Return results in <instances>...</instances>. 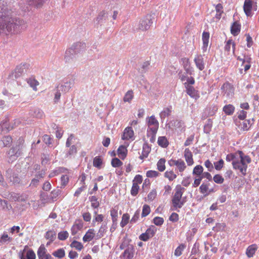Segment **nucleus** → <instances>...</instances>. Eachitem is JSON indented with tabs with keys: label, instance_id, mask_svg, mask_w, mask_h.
<instances>
[{
	"label": "nucleus",
	"instance_id": "f257e3e1",
	"mask_svg": "<svg viewBox=\"0 0 259 259\" xmlns=\"http://www.w3.org/2000/svg\"><path fill=\"white\" fill-rule=\"evenodd\" d=\"M12 13L11 10L0 6V35H7L12 31L14 33H18L26 28L24 21L19 20L18 23L17 20L14 21Z\"/></svg>",
	"mask_w": 259,
	"mask_h": 259
},
{
	"label": "nucleus",
	"instance_id": "f03ea898",
	"mask_svg": "<svg viewBox=\"0 0 259 259\" xmlns=\"http://www.w3.org/2000/svg\"><path fill=\"white\" fill-rule=\"evenodd\" d=\"M237 154L239 156L240 160V161L237 160V161L233 162V167L235 169L239 170L243 175L245 176L246 172L247 164L251 161V158L249 156L245 155L240 150L237 151Z\"/></svg>",
	"mask_w": 259,
	"mask_h": 259
},
{
	"label": "nucleus",
	"instance_id": "7ed1b4c3",
	"mask_svg": "<svg viewBox=\"0 0 259 259\" xmlns=\"http://www.w3.org/2000/svg\"><path fill=\"white\" fill-rule=\"evenodd\" d=\"M185 189L181 185H177L175 189V193L172 198V206L175 210L181 208L184 204L185 202L182 200V197Z\"/></svg>",
	"mask_w": 259,
	"mask_h": 259
},
{
	"label": "nucleus",
	"instance_id": "20e7f679",
	"mask_svg": "<svg viewBox=\"0 0 259 259\" xmlns=\"http://www.w3.org/2000/svg\"><path fill=\"white\" fill-rule=\"evenodd\" d=\"M143 181V177L140 175H137L133 180V185L131 190V194L133 196H136L139 193L140 185Z\"/></svg>",
	"mask_w": 259,
	"mask_h": 259
},
{
	"label": "nucleus",
	"instance_id": "39448f33",
	"mask_svg": "<svg viewBox=\"0 0 259 259\" xmlns=\"http://www.w3.org/2000/svg\"><path fill=\"white\" fill-rule=\"evenodd\" d=\"M156 231V228L154 226H151L146 230L145 233L140 235L139 239L142 241H147L154 236Z\"/></svg>",
	"mask_w": 259,
	"mask_h": 259
},
{
	"label": "nucleus",
	"instance_id": "423d86ee",
	"mask_svg": "<svg viewBox=\"0 0 259 259\" xmlns=\"http://www.w3.org/2000/svg\"><path fill=\"white\" fill-rule=\"evenodd\" d=\"M152 20L153 18L151 15L146 16L140 20L139 28L142 30H148L153 23Z\"/></svg>",
	"mask_w": 259,
	"mask_h": 259
},
{
	"label": "nucleus",
	"instance_id": "0eeeda50",
	"mask_svg": "<svg viewBox=\"0 0 259 259\" xmlns=\"http://www.w3.org/2000/svg\"><path fill=\"white\" fill-rule=\"evenodd\" d=\"M148 129L147 132H157L159 127V123L154 115H152L147 119Z\"/></svg>",
	"mask_w": 259,
	"mask_h": 259
},
{
	"label": "nucleus",
	"instance_id": "6e6552de",
	"mask_svg": "<svg viewBox=\"0 0 259 259\" xmlns=\"http://www.w3.org/2000/svg\"><path fill=\"white\" fill-rule=\"evenodd\" d=\"M168 163L171 166H176L178 171L181 173L183 172L187 168L185 162L181 159L178 160L170 159L168 161Z\"/></svg>",
	"mask_w": 259,
	"mask_h": 259
},
{
	"label": "nucleus",
	"instance_id": "1a4fd4ad",
	"mask_svg": "<svg viewBox=\"0 0 259 259\" xmlns=\"http://www.w3.org/2000/svg\"><path fill=\"white\" fill-rule=\"evenodd\" d=\"M21 149V147L19 146L11 148L8 153L9 156V161H13L20 156L22 153Z\"/></svg>",
	"mask_w": 259,
	"mask_h": 259
},
{
	"label": "nucleus",
	"instance_id": "9d476101",
	"mask_svg": "<svg viewBox=\"0 0 259 259\" xmlns=\"http://www.w3.org/2000/svg\"><path fill=\"white\" fill-rule=\"evenodd\" d=\"M27 246H25L21 253L20 254V259H36V255L34 251L30 248L26 249Z\"/></svg>",
	"mask_w": 259,
	"mask_h": 259
},
{
	"label": "nucleus",
	"instance_id": "9b49d317",
	"mask_svg": "<svg viewBox=\"0 0 259 259\" xmlns=\"http://www.w3.org/2000/svg\"><path fill=\"white\" fill-rule=\"evenodd\" d=\"M37 254L38 259H53L51 255L47 253V250L44 244L41 245L38 248Z\"/></svg>",
	"mask_w": 259,
	"mask_h": 259
},
{
	"label": "nucleus",
	"instance_id": "f8f14e48",
	"mask_svg": "<svg viewBox=\"0 0 259 259\" xmlns=\"http://www.w3.org/2000/svg\"><path fill=\"white\" fill-rule=\"evenodd\" d=\"M221 89L228 97H232L234 95V88L232 84L228 82L224 83L221 87Z\"/></svg>",
	"mask_w": 259,
	"mask_h": 259
},
{
	"label": "nucleus",
	"instance_id": "ddd939ff",
	"mask_svg": "<svg viewBox=\"0 0 259 259\" xmlns=\"http://www.w3.org/2000/svg\"><path fill=\"white\" fill-rule=\"evenodd\" d=\"M184 85L187 94L191 98L197 100L200 97L199 92L196 90L193 86L189 85L187 83H185Z\"/></svg>",
	"mask_w": 259,
	"mask_h": 259
},
{
	"label": "nucleus",
	"instance_id": "4468645a",
	"mask_svg": "<svg viewBox=\"0 0 259 259\" xmlns=\"http://www.w3.org/2000/svg\"><path fill=\"white\" fill-rule=\"evenodd\" d=\"M121 139L124 141H133L135 139L134 132L132 127H126L123 131L121 136Z\"/></svg>",
	"mask_w": 259,
	"mask_h": 259
},
{
	"label": "nucleus",
	"instance_id": "2eb2a0df",
	"mask_svg": "<svg viewBox=\"0 0 259 259\" xmlns=\"http://www.w3.org/2000/svg\"><path fill=\"white\" fill-rule=\"evenodd\" d=\"M209 183L203 182L199 187V191L204 197L207 196L214 191L213 188H209Z\"/></svg>",
	"mask_w": 259,
	"mask_h": 259
},
{
	"label": "nucleus",
	"instance_id": "dca6fc26",
	"mask_svg": "<svg viewBox=\"0 0 259 259\" xmlns=\"http://www.w3.org/2000/svg\"><path fill=\"white\" fill-rule=\"evenodd\" d=\"M181 62L187 74L192 75L194 71L193 67L191 66L190 60L188 58H183Z\"/></svg>",
	"mask_w": 259,
	"mask_h": 259
},
{
	"label": "nucleus",
	"instance_id": "f3484780",
	"mask_svg": "<svg viewBox=\"0 0 259 259\" xmlns=\"http://www.w3.org/2000/svg\"><path fill=\"white\" fill-rule=\"evenodd\" d=\"M184 156L188 166H192L194 163L193 154L189 148H186L184 151Z\"/></svg>",
	"mask_w": 259,
	"mask_h": 259
},
{
	"label": "nucleus",
	"instance_id": "a211bd4d",
	"mask_svg": "<svg viewBox=\"0 0 259 259\" xmlns=\"http://www.w3.org/2000/svg\"><path fill=\"white\" fill-rule=\"evenodd\" d=\"M253 1L252 0H245L243 10L245 14L247 16H251L252 15V9Z\"/></svg>",
	"mask_w": 259,
	"mask_h": 259
},
{
	"label": "nucleus",
	"instance_id": "6ab92c4d",
	"mask_svg": "<svg viewBox=\"0 0 259 259\" xmlns=\"http://www.w3.org/2000/svg\"><path fill=\"white\" fill-rule=\"evenodd\" d=\"M194 61L197 68L202 71L204 69L205 64L204 59L201 55H196L194 59Z\"/></svg>",
	"mask_w": 259,
	"mask_h": 259
},
{
	"label": "nucleus",
	"instance_id": "aec40b11",
	"mask_svg": "<svg viewBox=\"0 0 259 259\" xmlns=\"http://www.w3.org/2000/svg\"><path fill=\"white\" fill-rule=\"evenodd\" d=\"M17 123V125L19 124V121L17 120L15 121V125H10L7 122H2L0 124V129L2 132H8L9 131L13 130L15 126H16V123Z\"/></svg>",
	"mask_w": 259,
	"mask_h": 259
},
{
	"label": "nucleus",
	"instance_id": "412c9836",
	"mask_svg": "<svg viewBox=\"0 0 259 259\" xmlns=\"http://www.w3.org/2000/svg\"><path fill=\"white\" fill-rule=\"evenodd\" d=\"M239 130L241 132L247 131L251 127L250 121L249 120H245L239 121L237 124Z\"/></svg>",
	"mask_w": 259,
	"mask_h": 259
},
{
	"label": "nucleus",
	"instance_id": "4be33fe9",
	"mask_svg": "<svg viewBox=\"0 0 259 259\" xmlns=\"http://www.w3.org/2000/svg\"><path fill=\"white\" fill-rule=\"evenodd\" d=\"M216 14L215 17L212 18L213 22L219 21L224 13L223 7L221 4H218L215 6Z\"/></svg>",
	"mask_w": 259,
	"mask_h": 259
},
{
	"label": "nucleus",
	"instance_id": "5701e85b",
	"mask_svg": "<svg viewBox=\"0 0 259 259\" xmlns=\"http://www.w3.org/2000/svg\"><path fill=\"white\" fill-rule=\"evenodd\" d=\"M241 30V24L238 21L233 22L231 26L230 31L231 34L234 36L239 34Z\"/></svg>",
	"mask_w": 259,
	"mask_h": 259
},
{
	"label": "nucleus",
	"instance_id": "b1692460",
	"mask_svg": "<svg viewBox=\"0 0 259 259\" xmlns=\"http://www.w3.org/2000/svg\"><path fill=\"white\" fill-rule=\"evenodd\" d=\"M83 227V223L81 221H76L72 226L71 232L72 235H75Z\"/></svg>",
	"mask_w": 259,
	"mask_h": 259
},
{
	"label": "nucleus",
	"instance_id": "393cba45",
	"mask_svg": "<svg viewBox=\"0 0 259 259\" xmlns=\"http://www.w3.org/2000/svg\"><path fill=\"white\" fill-rule=\"evenodd\" d=\"M117 155L122 160H124L127 154V149L126 147L124 145H120L117 151Z\"/></svg>",
	"mask_w": 259,
	"mask_h": 259
},
{
	"label": "nucleus",
	"instance_id": "a878e982",
	"mask_svg": "<svg viewBox=\"0 0 259 259\" xmlns=\"http://www.w3.org/2000/svg\"><path fill=\"white\" fill-rule=\"evenodd\" d=\"M258 248L256 244H253L249 245L246 249V254L248 257H252L255 254L256 251Z\"/></svg>",
	"mask_w": 259,
	"mask_h": 259
},
{
	"label": "nucleus",
	"instance_id": "bb28decb",
	"mask_svg": "<svg viewBox=\"0 0 259 259\" xmlns=\"http://www.w3.org/2000/svg\"><path fill=\"white\" fill-rule=\"evenodd\" d=\"M202 41L203 46L202 49L204 52L206 51L208 45L209 39V33L208 32L204 31L202 33Z\"/></svg>",
	"mask_w": 259,
	"mask_h": 259
},
{
	"label": "nucleus",
	"instance_id": "cd10ccee",
	"mask_svg": "<svg viewBox=\"0 0 259 259\" xmlns=\"http://www.w3.org/2000/svg\"><path fill=\"white\" fill-rule=\"evenodd\" d=\"M118 209L119 206L118 205H115L110 210V215L113 224H116L117 221Z\"/></svg>",
	"mask_w": 259,
	"mask_h": 259
},
{
	"label": "nucleus",
	"instance_id": "c85d7f7f",
	"mask_svg": "<svg viewBox=\"0 0 259 259\" xmlns=\"http://www.w3.org/2000/svg\"><path fill=\"white\" fill-rule=\"evenodd\" d=\"M26 65L24 64H20L19 66H17L15 68L13 74H14L15 78H17L21 76L22 73L26 71Z\"/></svg>",
	"mask_w": 259,
	"mask_h": 259
},
{
	"label": "nucleus",
	"instance_id": "c756f323",
	"mask_svg": "<svg viewBox=\"0 0 259 259\" xmlns=\"http://www.w3.org/2000/svg\"><path fill=\"white\" fill-rule=\"evenodd\" d=\"M95 233L93 229H89L83 237L84 242H89L91 241L95 237Z\"/></svg>",
	"mask_w": 259,
	"mask_h": 259
},
{
	"label": "nucleus",
	"instance_id": "7c9ffc66",
	"mask_svg": "<svg viewBox=\"0 0 259 259\" xmlns=\"http://www.w3.org/2000/svg\"><path fill=\"white\" fill-rule=\"evenodd\" d=\"M45 237L49 240L47 245H50L56 239V233L54 231L49 230L46 232Z\"/></svg>",
	"mask_w": 259,
	"mask_h": 259
},
{
	"label": "nucleus",
	"instance_id": "2f4dec72",
	"mask_svg": "<svg viewBox=\"0 0 259 259\" xmlns=\"http://www.w3.org/2000/svg\"><path fill=\"white\" fill-rule=\"evenodd\" d=\"M151 151V148L147 145L144 144L143 146V150L140 158L142 160L147 158Z\"/></svg>",
	"mask_w": 259,
	"mask_h": 259
},
{
	"label": "nucleus",
	"instance_id": "473e14b6",
	"mask_svg": "<svg viewBox=\"0 0 259 259\" xmlns=\"http://www.w3.org/2000/svg\"><path fill=\"white\" fill-rule=\"evenodd\" d=\"M123 259H132L134 256V249L132 248H127L122 253Z\"/></svg>",
	"mask_w": 259,
	"mask_h": 259
},
{
	"label": "nucleus",
	"instance_id": "72a5a7b5",
	"mask_svg": "<svg viewBox=\"0 0 259 259\" xmlns=\"http://www.w3.org/2000/svg\"><path fill=\"white\" fill-rule=\"evenodd\" d=\"M157 143L159 146L163 148H166L169 145V142L165 136L158 137Z\"/></svg>",
	"mask_w": 259,
	"mask_h": 259
},
{
	"label": "nucleus",
	"instance_id": "f704fd0d",
	"mask_svg": "<svg viewBox=\"0 0 259 259\" xmlns=\"http://www.w3.org/2000/svg\"><path fill=\"white\" fill-rule=\"evenodd\" d=\"M223 110L226 114L231 115L235 111V107L232 104L226 105L223 107Z\"/></svg>",
	"mask_w": 259,
	"mask_h": 259
},
{
	"label": "nucleus",
	"instance_id": "c9c22d12",
	"mask_svg": "<svg viewBox=\"0 0 259 259\" xmlns=\"http://www.w3.org/2000/svg\"><path fill=\"white\" fill-rule=\"evenodd\" d=\"M232 47L233 53H235V44L232 39H229L227 42L225 46V50L228 52H229L231 50V48Z\"/></svg>",
	"mask_w": 259,
	"mask_h": 259
},
{
	"label": "nucleus",
	"instance_id": "e433bc0d",
	"mask_svg": "<svg viewBox=\"0 0 259 259\" xmlns=\"http://www.w3.org/2000/svg\"><path fill=\"white\" fill-rule=\"evenodd\" d=\"M203 171V167L201 165H197L194 167L192 174L196 176L202 177Z\"/></svg>",
	"mask_w": 259,
	"mask_h": 259
},
{
	"label": "nucleus",
	"instance_id": "4c0bfd02",
	"mask_svg": "<svg viewBox=\"0 0 259 259\" xmlns=\"http://www.w3.org/2000/svg\"><path fill=\"white\" fill-rule=\"evenodd\" d=\"M12 241V238L6 233H4L0 238V246L6 243H9Z\"/></svg>",
	"mask_w": 259,
	"mask_h": 259
},
{
	"label": "nucleus",
	"instance_id": "58836bf2",
	"mask_svg": "<svg viewBox=\"0 0 259 259\" xmlns=\"http://www.w3.org/2000/svg\"><path fill=\"white\" fill-rule=\"evenodd\" d=\"M165 162L166 160L164 158H160L157 163V169L160 171L162 172L165 169Z\"/></svg>",
	"mask_w": 259,
	"mask_h": 259
},
{
	"label": "nucleus",
	"instance_id": "ea45409f",
	"mask_svg": "<svg viewBox=\"0 0 259 259\" xmlns=\"http://www.w3.org/2000/svg\"><path fill=\"white\" fill-rule=\"evenodd\" d=\"M164 176L168 179L169 181H172L177 177V175L172 170L166 171L164 174Z\"/></svg>",
	"mask_w": 259,
	"mask_h": 259
},
{
	"label": "nucleus",
	"instance_id": "a19ab883",
	"mask_svg": "<svg viewBox=\"0 0 259 259\" xmlns=\"http://www.w3.org/2000/svg\"><path fill=\"white\" fill-rule=\"evenodd\" d=\"M134 98V92L132 90L128 91L123 97V101L124 102H131Z\"/></svg>",
	"mask_w": 259,
	"mask_h": 259
},
{
	"label": "nucleus",
	"instance_id": "79ce46f5",
	"mask_svg": "<svg viewBox=\"0 0 259 259\" xmlns=\"http://www.w3.org/2000/svg\"><path fill=\"white\" fill-rule=\"evenodd\" d=\"M27 83L34 91H37L36 87L39 84V82L33 77H30L27 80Z\"/></svg>",
	"mask_w": 259,
	"mask_h": 259
},
{
	"label": "nucleus",
	"instance_id": "37998d69",
	"mask_svg": "<svg viewBox=\"0 0 259 259\" xmlns=\"http://www.w3.org/2000/svg\"><path fill=\"white\" fill-rule=\"evenodd\" d=\"M129 221L130 215L127 213H124L122 215L121 221L120 223V226L122 228L125 227L128 224Z\"/></svg>",
	"mask_w": 259,
	"mask_h": 259
},
{
	"label": "nucleus",
	"instance_id": "c03bdc74",
	"mask_svg": "<svg viewBox=\"0 0 259 259\" xmlns=\"http://www.w3.org/2000/svg\"><path fill=\"white\" fill-rule=\"evenodd\" d=\"M45 0H28L29 5L34 6L36 8L41 7L45 3Z\"/></svg>",
	"mask_w": 259,
	"mask_h": 259
},
{
	"label": "nucleus",
	"instance_id": "a18cd8bd",
	"mask_svg": "<svg viewBox=\"0 0 259 259\" xmlns=\"http://www.w3.org/2000/svg\"><path fill=\"white\" fill-rule=\"evenodd\" d=\"M53 255L55 257L62 258L65 256V252L64 249L60 248L53 252Z\"/></svg>",
	"mask_w": 259,
	"mask_h": 259
},
{
	"label": "nucleus",
	"instance_id": "49530a36",
	"mask_svg": "<svg viewBox=\"0 0 259 259\" xmlns=\"http://www.w3.org/2000/svg\"><path fill=\"white\" fill-rule=\"evenodd\" d=\"M171 108H165L160 113V116L161 119H164L168 116L171 112Z\"/></svg>",
	"mask_w": 259,
	"mask_h": 259
},
{
	"label": "nucleus",
	"instance_id": "de8ad7c7",
	"mask_svg": "<svg viewBox=\"0 0 259 259\" xmlns=\"http://www.w3.org/2000/svg\"><path fill=\"white\" fill-rule=\"evenodd\" d=\"M160 176V174L156 170H149L146 172V177L147 178H157Z\"/></svg>",
	"mask_w": 259,
	"mask_h": 259
},
{
	"label": "nucleus",
	"instance_id": "09e8293b",
	"mask_svg": "<svg viewBox=\"0 0 259 259\" xmlns=\"http://www.w3.org/2000/svg\"><path fill=\"white\" fill-rule=\"evenodd\" d=\"M2 142L5 147L10 146L12 143V138L9 136H5L3 138Z\"/></svg>",
	"mask_w": 259,
	"mask_h": 259
},
{
	"label": "nucleus",
	"instance_id": "8fccbe9b",
	"mask_svg": "<svg viewBox=\"0 0 259 259\" xmlns=\"http://www.w3.org/2000/svg\"><path fill=\"white\" fill-rule=\"evenodd\" d=\"M186 245L184 244H180L175 250V255L176 256H179L182 254V252L185 248Z\"/></svg>",
	"mask_w": 259,
	"mask_h": 259
},
{
	"label": "nucleus",
	"instance_id": "3c124183",
	"mask_svg": "<svg viewBox=\"0 0 259 259\" xmlns=\"http://www.w3.org/2000/svg\"><path fill=\"white\" fill-rule=\"evenodd\" d=\"M69 233L67 231H63L59 232L58 234V238L60 240H65L68 238Z\"/></svg>",
	"mask_w": 259,
	"mask_h": 259
},
{
	"label": "nucleus",
	"instance_id": "603ef678",
	"mask_svg": "<svg viewBox=\"0 0 259 259\" xmlns=\"http://www.w3.org/2000/svg\"><path fill=\"white\" fill-rule=\"evenodd\" d=\"M151 212L150 206L147 204H144L143 206L142 217L147 216Z\"/></svg>",
	"mask_w": 259,
	"mask_h": 259
},
{
	"label": "nucleus",
	"instance_id": "864d4df0",
	"mask_svg": "<svg viewBox=\"0 0 259 259\" xmlns=\"http://www.w3.org/2000/svg\"><path fill=\"white\" fill-rule=\"evenodd\" d=\"M70 246L71 247L75 248L76 249L78 250H81L83 246L81 242H79L77 241H73L70 244Z\"/></svg>",
	"mask_w": 259,
	"mask_h": 259
},
{
	"label": "nucleus",
	"instance_id": "5fc2aeb1",
	"mask_svg": "<svg viewBox=\"0 0 259 259\" xmlns=\"http://www.w3.org/2000/svg\"><path fill=\"white\" fill-rule=\"evenodd\" d=\"M102 164V160L99 156H96L93 160V165L97 168H100Z\"/></svg>",
	"mask_w": 259,
	"mask_h": 259
},
{
	"label": "nucleus",
	"instance_id": "6e6d98bb",
	"mask_svg": "<svg viewBox=\"0 0 259 259\" xmlns=\"http://www.w3.org/2000/svg\"><path fill=\"white\" fill-rule=\"evenodd\" d=\"M237 156L238 154H237V152L235 153L229 154L226 156V160L229 162L232 161V162L234 161H237V160L236 159Z\"/></svg>",
	"mask_w": 259,
	"mask_h": 259
},
{
	"label": "nucleus",
	"instance_id": "4d7b16f0",
	"mask_svg": "<svg viewBox=\"0 0 259 259\" xmlns=\"http://www.w3.org/2000/svg\"><path fill=\"white\" fill-rule=\"evenodd\" d=\"M213 180L215 183L219 184H222L224 182V178L219 174L215 175L213 177Z\"/></svg>",
	"mask_w": 259,
	"mask_h": 259
},
{
	"label": "nucleus",
	"instance_id": "13d9d810",
	"mask_svg": "<svg viewBox=\"0 0 259 259\" xmlns=\"http://www.w3.org/2000/svg\"><path fill=\"white\" fill-rule=\"evenodd\" d=\"M123 164L122 162L117 158H114L112 159L111 165L114 167H118Z\"/></svg>",
	"mask_w": 259,
	"mask_h": 259
},
{
	"label": "nucleus",
	"instance_id": "bf43d9fd",
	"mask_svg": "<svg viewBox=\"0 0 259 259\" xmlns=\"http://www.w3.org/2000/svg\"><path fill=\"white\" fill-rule=\"evenodd\" d=\"M157 196V191L156 189H152L148 194L147 199L148 201H153Z\"/></svg>",
	"mask_w": 259,
	"mask_h": 259
},
{
	"label": "nucleus",
	"instance_id": "052dcab7",
	"mask_svg": "<svg viewBox=\"0 0 259 259\" xmlns=\"http://www.w3.org/2000/svg\"><path fill=\"white\" fill-rule=\"evenodd\" d=\"M153 223L156 226H161L164 223V219L159 217H156L153 220Z\"/></svg>",
	"mask_w": 259,
	"mask_h": 259
},
{
	"label": "nucleus",
	"instance_id": "680f3d73",
	"mask_svg": "<svg viewBox=\"0 0 259 259\" xmlns=\"http://www.w3.org/2000/svg\"><path fill=\"white\" fill-rule=\"evenodd\" d=\"M69 182V176L68 175H63L61 178V185L63 187L67 185Z\"/></svg>",
	"mask_w": 259,
	"mask_h": 259
},
{
	"label": "nucleus",
	"instance_id": "e2e57ef3",
	"mask_svg": "<svg viewBox=\"0 0 259 259\" xmlns=\"http://www.w3.org/2000/svg\"><path fill=\"white\" fill-rule=\"evenodd\" d=\"M203 179V177L196 176L194 178V182L192 184V187L193 188H196L198 187Z\"/></svg>",
	"mask_w": 259,
	"mask_h": 259
},
{
	"label": "nucleus",
	"instance_id": "0e129e2a",
	"mask_svg": "<svg viewBox=\"0 0 259 259\" xmlns=\"http://www.w3.org/2000/svg\"><path fill=\"white\" fill-rule=\"evenodd\" d=\"M224 160L221 159L219 161L214 162V168L216 170H221L224 166Z\"/></svg>",
	"mask_w": 259,
	"mask_h": 259
},
{
	"label": "nucleus",
	"instance_id": "69168bd1",
	"mask_svg": "<svg viewBox=\"0 0 259 259\" xmlns=\"http://www.w3.org/2000/svg\"><path fill=\"white\" fill-rule=\"evenodd\" d=\"M95 216L94 217L93 222H102L103 221L104 219V216L103 214H97V211L95 212Z\"/></svg>",
	"mask_w": 259,
	"mask_h": 259
},
{
	"label": "nucleus",
	"instance_id": "338daca9",
	"mask_svg": "<svg viewBox=\"0 0 259 259\" xmlns=\"http://www.w3.org/2000/svg\"><path fill=\"white\" fill-rule=\"evenodd\" d=\"M140 217V210H137L134 213V215L130 220L131 223H135L138 221Z\"/></svg>",
	"mask_w": 259,
	"mask_h": 259
},
{
	"label": "nucleus",
	"instance_id": "774afa93",
	"mask_svg": "<svg viewBox=\"0 0 259 259\" xmlns=\"http://www.w3.org/2000/svg\"><path fill=\"white\" fill-rule=\"evenodd\" d=\"M91 205L93 208H96L99 207V203L95 196H92L91 199Z\"/></svg>",
	"mask_w": 259,
	"mask_h": 259
}]
</instances>
